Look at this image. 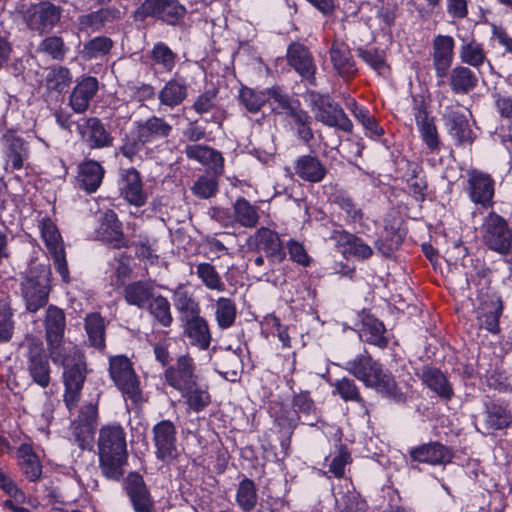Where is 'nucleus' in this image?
Here are the masks:
<instances>
[{"label":"nucleus","instance_id":"nucleus-8","mask_svg":"<svg viewBox=\"0 0 512 512\" xmlns=\"http://www.w3.org/2000/svg\"><path fill=\"white\" fill-rule=\"evenodd\" d=\"M312 111L317 121L329 127H335L344 132H352L353 124L344 110L330 95L313 94Z\"/></svg>","mask_w":512,"mask_h":512},{"label":"nucleus","instance_id":"nucleus-29","mask_svg":"<svg viewBox=\"0 0 512 512\" xmlns=\"http://www.w3.org/2000/svg\"><path fill=\"white\" fill-rule=\"evenodd\" d=\"M502 312L503 305L499 298L484 301L477 309V323L479 327L493 334L498 333L500 331L499 318Z\"/></svg>","mask_w":512,"mask_h":512},{"label":"nucleus","instance_id":"nucleus-19","mask_svg":"<svg viewBox=\"0 0 512 512\" xmlns=\"http://www.w3.org/2000/svg\"><path fill=\"white\" fill-rule=\"evenodd\" d=\"M97 237L107 245L120 249L128 247L122 223L119 221L113 210H107L100 218L99 227L97 228Z\"/></svg>","mask_w":512,"mask_h":512},{"label":"nucleus","instance_id":"nucleus-18","mask_svg":"<svg viewBox=\"0 0 512 512\" xmlns=\"http://www.w3.org/2000/svg\"><path fill=\"white\" fill-rule=\"evenodd\" d=\"M288 64L310 84L315 85L316 64L310 51L303 44L293 42L287 49Z\"/></svg>","mask_w":512,"mask_h":512},{"label":"nucleus","instance_id":"nucleus-22","mask_svg":"<svg viewBox=\"0 0 512 512\" xmlns=\"http://www.w3.org/2000/svg\"><path fill=\"white\" fill-rule=\"evenodd\" d=\"M409 456L415 462L430 465H445L451 462L453 453L447 446L439 442H430L411 448L409 450Z\"/></svg>","mask_w":512,"mask_h":512},{"label":"nucleus","instance_id":"nucleus-16","mask_svg":"<svg viewBox=\"0 0 512 512\" xmlns=\"http://www.w3.org/2000/svg\"><path fill=\"white\" fill-rule=\"evenodd\" d=\"M249 245L265 253L272 263H280L286 253L279 234L266 227L259 228L249 239Z\"/></svg>","mask_w":512,"mask_h":512},{"label":"nucleus","instance_id":"nucleus-31","mask_svg":"<svg viewBox=\"0 0 512 512\" xmlns=\"http://www.w3.org/2000/svg\"><path fill=\"white\" fill-rule=\"evenodd\" d=\"M294 170L299 178L310 183L321 182L327 174V169L321 161L311 155L299 157L296 160Z\"/></svg>","mask_w":512,"mask_h":512},{"label":"nucleus","instance_id":"nucleus-30","mask_svg":"<svg viewBox=\"0 0 512 512\" xmlns=\"http://www.w3.org/2000/svg\"><path fill=\"white\" fill-rule=\"evenodd\" d=\"M137 131L142 141L151 143L155 140L169 137L173 127L164 118L151 116L145 121L137 123Z\"/></svg>","mask_w":512,"mask_h":512},{"label":"nucleus","instance_id":"nucleus-25","mask_svg":"<svg viewBox=\"0 0 512 512\" xmlns=\"http://www.w3.org/2000/svg\"><path fill=\"white\" fill-rule=\"evenodd\" d=\"M99 89L98 80L95 77L88 76L83 78L73 88L69 103L76 113H84L90 106L91 100Z\"/></svg>","mask_w":512,"mask_h":512},{"label":"nucleus","instance_id":"nucleus-59","mask_svg":"<svg viewBox=\"0 0 512 512\" xmlns=\"http://www.w3.org/2000/svg\"><path fill=\"white\" fill-rule=\"evenodd\" d=\"M420 136L431 153L438 152L441 141L434 118L417 125Z\"/></svg>","mask_w":512,"mask_h":512},{"label":"nucleus","instance_id":"nucleus-63","mask_svg":"<svg viewBox=\"0 0 512 512\" xmlns=\"http://www.w3.org/2000/svg\"><path fill=\"white\" fill-rule=\"evenodd\" d=\"M338 452L329 464V472L336 478H342L345 474V466L351 462V455L345 445L339 443Z\"/></svg>","mask_w":512,"mask_h":512},{"label":"nucleus","instance_id":"nucleus-46","mask_svg":"<svg viewBox=\"0 0 512 512\" xmlns=\"http://www.w3.org/2000/svg\"><path fill=\"white\" fill-rule=\"evenodd\" d=\"M335 393H337L345 402L351 401L358 403L364 414L368 415L366 401L362 398L359 388L353 379L343 377L334 383Z\"/></svg>","mask_w":512,"mask_h":512},{"label":"nucleus","instance_id":"nucleus-1","mask_svg":"<svg viewBox=\"0 0 512 512\" xmlns=\"http://www.w3.org/2000/svg\"><path fill=\"white\" fill-rule=\"evenodd\" d=\"M97 448L102 474L120 481L128 462L126 433L119 424L105 425L99 430Z\"/></svg>","mask_w":512,"mask_h":512},{"label":"nucleus","instance_id":"nucleus-54","mask_svg":"<svg viewBox=\"0 0 512 512\" xmlns=\"http://www.w3.org/2000/svg\"><path fill=\"white\" fill-rule=\"evenodd\" d=\"M68 47L64 43V40L62 37L57 35H52L45 37L42 39V41L39 43L37 47V52L44 54L46 56L51 57L54 60L61 61L65 58Z\"/></svg>","mask_w":512,"mask_h":512},{"label":"nucleus","instance_id":"nucleus-53","mask_svg":"<svg viewBox=\"0 0 512 512\" xmlns=\"http://www.w3.org/2000/svg\"><path fill=\"white\" fill-rule=\"evenodd\" d=\"M237 316L235 302L226 297H219L215 302V318L221 329L230 328Z\"/></svg>","mask_w":512,"mask_h":512},{"label":"nucleus","instance_id":"nucleus-17","mask_svg":"<svg viewBox=\"0 0 512 512\" xmlns=\"http://www.w3.org/2000/svg\"><path fill=\"white\" fill-rule=\"evenodd\" d=\"M124 490L135 512L153 511L154 501L140 474L137 472L129 473L124 482Z\"/></svg>","mask_w":512,"mask_h":512},{"label":"nucleus","instance_id":"nucleus-13","mask_svg":"<svg viewBox=\"0 0 512 512\" xmlns=\"http://www.w3.org/2000/svg\"><path fill=\"white\" fill-rule=\"evenodd\" d=\"M167 383L179 392H184L194 387L199 381L195 373L194 360L189 355H181L174 365L165 371Z\"/></svg>","mask_w":512,"mask_h":512},{"label":"nucleus","instance_id":"nucleus-55","mask_svg":"<svg viewBox=\"0 0 512 512\" xmlns=\"http://www.w3.org/2000/svg\"><path fill=\"white\" fill-rule=\"evenodd\" d=\"M72 82L70 70L64 66H55L49 70L45 78L46 87L50 91L63 92Z\"/></svg>","mask_w":512,"mask_h":512},{"label":"nucleus","instance_id":"nucleus-39","mask_svg":"<svg viewBox=\"0 0 512 512\" xmlns=\"http://www.w3.org/2000/svg\"><path fill=\"white\" fill-rule=\"evenodd\" d=\"M259 208L251 204L244 197H239L233 204V217L235 223L244 228H253L259 221Z\"/></svg>","mask_w":512,"mask_h":512},{"label":"nucleus","instance_id":"nucleus-60","mask_svg":"<svg viewBox=\"0 0 512 512\" xmlns=\"http://www.w3.org/2000/svg\"><path fill=\"white\" fill-rule=\"evenodd\" d=\"M186 12L185 6L177 0H165L161 21L172 26L178 25L183 21Z\"/></svg>","mask_w":512,"mask_h":512},{"label":"nucleus","instance_id":"nucleus-32","mask_svg":"<svg viewBox=\"0 0 512 512\" xmlns=\"http://www.w3.org/2000/svg\"><path fill=\"white\" fill-rule=\"evenodd\" d=\"M185 323L184 334L191 345L200 349H207L211 342V334L208 324L200 315L183 320Z\"/></svg>","mask_w":512,"mask_h":512},{"label":"nucleus","instance_id":"nucleus-11","mask_svg":"<svg viewBox=\"0 0 512 512\" xmlns=\"http://www.w3.org/2000/svg\"><path fill=\"white\" fill-rule=\"evenodd\" d=\"M41 235L50 255L53 258L56 271L60 274L64 282H68L69 270L66 261L64 244L58 229L50 219H45L42 221Z\"/></svg>","mask_w":512,"mask_h":512},{"label":"nucleus","instance_id":"nucleus-24","mask_svg":"<svg viewBox=\"0 0 512 512\" xmlns=\"http://www.w3.org/2000/svg\"><path fill=\"white\" fill-rule=\"evenodd\" d=\"M454 55V39L448 35H437L433 40V65L436 75L446 76Z\"/></svg>","mask_w":512,"mask_h":512},{"label":"nucleus","instance_id":"nucleus-40","mask_svg":"<svg viewBox=\"0 0 512 512\" xmlns=\"http://www.w3.org/2000/svg\"><path fill=\"white\" fill-rule=\"evenodd\" d=\"M459 57L462 63L467 64L478 71L481 66L487 63L489 66L490 61L487 59L486 52L481 43H478L475 39L464 42L459 50Z\"/></svg>","mask_w":512,"mask_h":512},{"label":"nucleus","instance_id":"nucleus-50","mask_svg":"<svg viewBox=\"0 0 512 512\" xmlns=\"http://www.w3.org/2000/svg\"><path fill=\"white\" fill-rule=\"evenodd\" d=\"M149 58L162 72H171L175 67L177 55L165 43L158 42L150 51Z\"/></svg>","mask_w":512,"mask_h":512},{"label":"nucleus","instance_id":"nucleus-52","mask_svg":"<svg viewBox=\"0 0 512 512\" xmlns=\"http://www.w3.org/2000/svg\"><path fill=\"white\" fill-rule=\"evenodd\" d=\"M258 500L257 490L253 480L244 478L238 485L236 503L243 512L252 511Z\"/></svg>","mask_w":512,"mask_h":512},{"label":"nucleus","instance_id":"nucleus-57","mask_svg":"<svg viewBox=\"0 0 512 512\" xmlns=\"http://www.w3.org/2000/svg\"><path fill=\"white\" fill-rule=\"evenodd\" d=\"M218 179L215 175H201L191 187L193 195L200 199H209L218 193Z\"/></svg>","mask_w":512,"mask_h":512},{"label":"nucleus","instance_id":"nucleus-56","mask_svg":"<svg viewBox=\"0 0 512 512\" xmlns=\"http://www.w3.org/2000/svg\"><path fill=\"white\" fill-rule=\"evenodd\" d=\"M239 101L250 113H257L268 101L266 90H255L242 87L239 91Z\"/></svg>","mask_w":512,"mask_h":512},{"label":"nucleus","instance_id":"nucleus-4","mask_svg":"<svg viewBox=\"0 0 512 512\" xmlns=\"http://www.w3.org/2000/svg\"><path fill=\"white\" fill-rule=\"evenodd\" d=\"M50 270L43 265L31 267L20 280V292L26 311L36 313L46 306L50 294Z\"/></svg>","mask_w":512,"mask_h":512},{"label":"nucleus","instance_id":"nucleus-6","mask_svg":"<svg viewBox=\"0 0 512 512\" xmlns=\"http://www.w3.org/2000/svg\"><path fill=\"white\" fill-rule=\"evenodd\" d=\"M21 348L29 376L41 388H47L51 382V367L42 341L37 338H28Z\"/></svg>","mask_w":512,"mask_h":512},{"label":"nucleus","instance_id":"nucleus-15","mask_svg":"<svg viewBox=\"0 0 512 512\" xmlns=\"http://www.w3.org/2000/svg\"><path fill=\"white\" fill-rule=\"evenodd\" d=\"M82 141L90 149H102L113 145L114 138L99 118H83L77 124Z\"/></svg>","mask_w":512,"mask_h":512},{"label":"nucleus","instance_id":"nucleus-33","mask_svg":"<svg viewBox=\"0 0 512 512\" xmlns=\"http://www.w3.org/2000/svg\"><path fill=\"white\" fill-rule=\"evenodd\" d=\"M154 295V285L150 281H134L126 285L123 290L125 301L140 309L146 308Z\"/></svg>","mask_w":512,"mask_h":512},{"label":"nucleus","instance_id":"nucleus-10","mask_svg":"<svg viewBox=\"0 0 512 512\" xmlns=\"http://www.w3.org/2000/svg\"><path fill=\"white\" fill-rule=\"evenodd\" d=\"M62 8L50 1H42L29 7L23 20L29 29L40 34L49 33L60 21Z\"/></svg>","mask_w":512,"mask_h":512},{"label":"nucleus","instance_id":"nucleus-35","mask_svg":"<svg viewBox=\"0 0 512 512\" xmlns=\"http://www.w3.org/2000/svg\"><path fill=\"white\" fill-rule=\"evenodd\" d=\"M449 85L455 94H468L478 85V77L470 68L457 65L449 74Z\"/></svg>","mask_w":512,"mask_h":512},{"label":"nucleus","instance_id":"nucleus-36","mask_svg":"<svg viewBox=\"0 0 512 512\" xmlns=\"http://www.w3.org/2000/svg\"><path fill=\"white\" fill-rule=\"evenodd\" d=\"M484 417V428L488 433L505 429L512 423L508 409L495 402L485 403Z\"/></svg>","mask_w":512,"mask_h":512},{"label":"nucleus","instance_id":"nucleus-38","mask_svg":"<svg viewBox=\"0 0 512 512\" xmlns=\"http://www.w3.org/2000/svg\"><path fill=\"white\" fill-rule=\"evenodd\" d=\"M385 326L378 319L367 317L362 324L359 336L362 341L375 345L379 348L387 347L389 340L385 336Z\"/></svg>","mask_w":512,"mask_h":512},{"label":"nucleus","instance_id":"nucleus-43","mask_svg":"<svg viewBox=\"0 0 512 512\" xmlns=\"http://www.w3.org/2000/svg\"><path fill=\"white\" fill-rule=\"evenodd\" d=\"M19 465L22 473L29 481H37L42 474V466L37 455L29 445H21L19 448Z\"/></svg>","mask_w":512,"mask_h":512},{"label":"nucleus","instance_id":"nucleus-27","mask_svg":"<svg viewBox=\"0 0 512 512\" xmlns=\"http://www.w3.org/2000/svg\"><path fill=\"white\" fill-rule=\"evenodd\" d=\"M188 96V84L185 78L175 76L165 83L159 91L161 105L171 109L181 105Z\"/></svg>","mask_w":512,"mask_h":512},{"label":"nucleus","instance_id":"nucleus-3","mask_svg":"<svg viewBox=\"0 0 512 512\" xmlns=\"http://www.w3.org/2000/svg\"><path fill=\"white\" fill-rule=\"evenodd\" d=\"M64 369L65 385L64 401L69 410L76 407L86 379V362L84 355L77 347H71L59 354V359L52 360Z\"/></svg>","mask_w":512,"mask_h":512},{"label":"nucleus","instance_id":"nucleus-37","mask_svg":"<svg viewBox=\"0 0 512 512\" xmlns=\"http://www.w3.org/2000/svg\"><path fill=\"white\" fill-rule=\"evenodd\" d=\"M172 300L182 321L199 315V304L185 286L180 285L173 291Z\"/></svg>","mask_w":512,"mask_h":512},{"label":"nucleus","instance_id":"nucleus-21","mask_svg":"<svg viewBox=\"0 0 512 512\" xmlns=\"http://www.w3.org/2000/svg\"><path fill=\"white\" fill-rule=\"evenodd\" d=\"M443 120L449 135L458 145L471 144L474 140V133L470 128L467 117L458 109L447 107Z\"/></svg>","mask_w":512,"mask_h":512},{"label":"nucleus","instance_id":"nucleus-44","mask_svg":"<svg viewBox=\"0 0 512 512\" xmlns=\"http://www.w3.org/2000/svg\"><path fill=\"white\" fill-rule=\"evenodd\" d=\"M112 47L113 41L109 37L96 36L83 45L80 55L85 61L103 59Z\"/></svg>","mask_w":512,"mask_h":512},{"label":"nucleus","instance_id":"nucleus-5","mask_svg":"<svg viewBox=\"0 0 512 512\" xmlns=\"http://www.w3.org/2000/svg\"><path fill=\"white\" fill-rule=\"evenodd\" d=\"M109 374L125 400H130L135 405L143 401L139 379L126 356L117 355L109 358Z\"/></svg>","mask_w":512,"mask_h":512},{"label":"nucleus","instance_id":"nucleus-62","mask_svg":"<svg viewBox=\"0 0 512 512\" xmlns=\"http://www.w3.org/2000/svg\"><path fill=\"white\" fill-rule=\"evenodd\" d=\"M397 7L395 5L385 4L382 1L381 6L377 8L375 20L383 33H389L395 24Z\"/></svg>","mask_w":512,"mask_h":512},{"label":"nucleus","instance_id":"nucleus-28","mask_svg":"<svg viewBox=\"0 0 512 512\" xmlns=\"http://www.w3.org/2000/svg\"><path fill=\"white\" fill-rule=\"evenodd\" d=\"M421 379L440 399L449 401L454 396L452 385L440 369L435 367H423Z\"/></svg>","mask_w":512,"mask_h":512},{"label":"nucleus","instance_id":"nucleus-23","mask_svg":"<svg viewBox=\"0 0 512 512\" xmlns=\"http://www.w3.org/2000/svg\"><path fill=\"white\" fill-rule=\"evenodd\" d=\"M329 55L333 68L343 79L349 80L356 75L358 70L350 48L345 42L335 40L330 47Z\"/></svg>","mask_w":512,"mask_h":512},{"label":"nucleus","instance_id":"nucleus-64","mask_svg":"<svg viewBox=\"0 0 512 512\" xmlns=\"http://www.w3.org/2000/svg\"><path fill=\"white\" fill-rule=\"evenodd\" d=\"M358 56L371 68L381 74L386 69L383 53L377 49H357Z\"/></svg>","mask_w":512,"mask_h":512},{"label":"nucleus","instance_id":"nucleus-49","mask_svg":"<svg viewBox=\"0 0 512 512\" xmlns=\"http://www.w3.org/2000/svg\"><path fill=\"white\" fill-rule=\"evenodd\" d=\"M195 274L201 280L203 285L209 290L223 292L225 283L215 266L208 262H201L195 267Z\"/></svg>","mask_w":512,"mask_h":512},{"label":"nucleus","instance_id":"nucleus-7","mask_svg":"<svg viewBox=\"0 0 512 512\" xmlns=\"http://www.w3.org/2000/svg\"><path fill=\"white\" fill-rule=\"evenodd\" d=\"M483 242L489 249L507 256L512 264V227L495 212H490L484 220Z\"/></svg>","mask_w":512,"mask_h":512},{"label":"nucleus","instance_id":"nucleus-58","mask_svg":"<svg viewBox=\"0 0 512 512\" xmlns=\"http://www.w3.org/2000/svg\"><path fill=\"white\" fill-rule=\"evenodd\" d=\"M335 502L336 512H367L366 502L355 492L342 493Z\"/></svg>","mask_w":512,"mask_h":512},{"label":"nucleus","instance_id":"nucleus-51","mask_svg":"<svg viewBox=\"0 0 512 512\" xmlns=\"http://www.w3.org/2000/svg\"><path fill=\"white\" fill-rule=\"evenodd\" d=\"M292 405L295 412L302 414L305 417V423L314 425L318 421L319 416L317 408L313 399L310 397L308 391H300L294 394Z\"/></svg>","mask_w":512,"mask_h":512},{"label":"nucleus","instance_id":"nucleus-47","mask_svg":"<svg viewBox=\"0 0 512 512\" xmlns=\"http://www.w3.org/2000/svg\"><path fill=\"white\" fill-rule=\"evenodd\" d=\"M208 389V385L197 383L194 387L180 393L186 398L189 409L195 413H199L211 403V396Z\"/></svg>","mask_w":512,"mask_h":512},{"label":"nucleus","instance_id":"nucleus-26","mask_svg":"<svg viewBox=\"0 0 512 512\" xmlns=\"http://www.w3.org/2000/svg\"><path fill=\"white\" fill-rule=\"evenodd\" d=\"M104 176L103 167L94 160H88L78 166L75 185L88 193L95 192Z\"/></svg>","mask_w":512,"mask_h":512},{"label":"nucleus","instance_id":"nucleus-34","mask_svg":"<svg viewBox=\"0 0 512 512\" xmlns=\"http://www.w3.org/2000/svg\"><path fill=\"white\" fill-rule=\"evenodd\" d=\"M121 12L116 7H103L96 11L79 16L82 29L101 30L107 23L120 19Z\"/></svg>","mask_w":512,"mask_h":512},{"label":"nucleus","instance_id":"nucleus-61","mask_svg":"<svg viewBox=\"0 0 512 512\" xmlns=\"http://www.w3.org/2000/svg\"><path fill=\"white\" fill-rule=\"evenodd\" d=\"M165 0H144L135 10L134 19L144 21L148 17H156L161 20Z\"/></svg>","mask_w":512,"mask_h":512},{"label":"nucleus","instance_id":"nucleus-2","mask_svg":"<svg viewBox=\"0 0 512 512\" xmlns=\"http://www.w3.org/2000/svg\"><path fill=\"white\" fill-rule=\"evenodd\" d=\"M345 369L366 387L375 389L382 396L396 403L406 401V396L398 387L394 376L367 352L346 362Z\"/></svg>","mask_w":512,"mask_h":512},{"label":"nucleus","instance_id":"nucleus-41","mask_svg":"<svg viewBox=\"0 0 512 512\" xmlns=\"http://www.w3.org/2000/svg\"><path fill=\"white\" fill-rule=\"evenodd\" d=\"M4 140L6 146V167H11L13 170L21 169L24 160L27 158L25 142L20 137L14 135H6Z\"/></svg>","mask_w":512,"mask_h":512},{"label":"nucleus","instance_id":"nucleus-20","mask_svg":"<svg viewBox=\"0 0 512 512\" xmlns=\"http://www.w3.org/2000/svg\"><path fill=\"white\" fill-rule=\"evenodd\" d=\"M118 185L121 195L131 205L137 207L145 205L147 194L143 189L141 175L135 168L123 170Z\"/></svg>","mask_w":512,"mask_h":512},{"label":"nucleus","instance_id":"nucleus-48","mask_svg":"<svg viewBox=\"0 0 512 512\" xmlns=\"http://www.w3.org/2000/svg\"><path fill=\"white\" fill-rule=\"evenodd\" d=\"M153 318L163 327H170L173 322L169 300L158 294L154 295L146 306Z\"/></svg>","mask_w":512,"mask_h":512},{"label":"nucleus","instance_id":"nucleus-14","mask_svg":"<svg viewBox=\"0 0 512 512\" xmlns=\"http://www.w3.org/2000/svg\"><path fill=\"white\" fill-rule=\"evenodd\" d=\"M153 441L157 459L170 462L177 456L176 427L170 420H162L153 429Z\"/></svg>","mask_w":512,"mask_h":512},{"label":"nucleus","instance_id":"nucleus-9","mask_svg":"<svg viewBox=\"0 0 512 512\" xmlns=\"http://www.w3.org/2000/svg\"><path fill=\"white\" fill-rule=\"evenodd\" d=\"M45 340L52 360L59 359V354L67 351L72 346H65L64 332L66 327L65 313L57 306L50 305L46 310L44 320Z\"/></svg>","mask_w":512,"mask_h":512},{"label":"nucleus","instance_id":"nucleus-12","mask_svg":"<svg viewBox=\"0 0 512 512\" xmlns=\"http://www.w3.org/2000/svg\"><path fill=\"white\" fill-rule=\"evenodd\" d=\"M467 177V193L470 200L483 208L491 207L495 194V181L492 176L472 169L468 171Z\"/></svg>","mask_w":512,"mask_h":512},{"label":"nucleus","instance_id":"nucleus-42","mask_svg":"<svg viewBox=\"0 0 512 512\" xmlns=\"http://www.w3.org/2000/svg\"><path fill=\"white\" fill-rule=\"evenodd\" d=\"M187 158L202 164L210 165L215 171L223 167L222 155L214 149L204 145H188L185 148Z\"/></svg>","mask_w":512,"mask_h":512},{"label":"nucleus","instance_id":"nucleus-45","mask_svg":"<svg viewBox=\"0 0 512 512\" xmlns=\"http://www.w3.org/2000/svg\"><path fill=\"white\" fill-rule=\"evenodd\" d=\"M85 330L92 347L97 349L105 347V323L99 313H90L85 317Z\"/></svg>","mask_w":512,"mask_h":512}]
</instances>
